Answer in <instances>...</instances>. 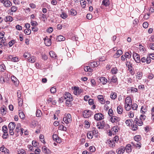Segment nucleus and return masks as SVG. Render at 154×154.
Wrapping results in <instances>:
<instances>
[{"label":"nucleus","instance_id":"obj_20","mask_svg":"<svg viewBox=\"0 0 154 154\" xmlns=\"http://www.w3.org/2000/svg\"><path fill=\"white\" fill-rule=\"evenodd\" d=\"M0 150L6 154L8 153L9 151L8 149L3 146H2L0 148Z\"/></svg>","mask_w":154,"mask_h":154},{"label":"nucleus","instance_id":"obj_3","mask_svg":"<svg viewBox=\"0 0 154 154\" xmlns=\"http://www.w3.org/2000/svg\"><path fill=\"white\" fill-rule=\"evenodd\" d=\"M92 115V112L90 110H85L83 111L82 114L83 116L85 118H88Z\"/></svg>","mask_w":154,"mask_h":154},{"label":"nucleus","instance_id":"obj_8","mask_svg":"<svg viewBox=\"0 0 154 154\" xmlns=\"http://www.w3.org/2000/svg\"><path fill=\"white\" fill-rule=\"evenodd\" d=\"M52 138L55 141L58 143H60L61 142L60 138L56 134H54L52 136Z\"/></svg>","mask_w":154,"mask_h":154},{"label":"nucleus","instance_id":"obj_36","mask_svg":"<svg viewBox=\"0 0 154 154\" xmlns=\"http://www.w3.org/2000/svg\"><path fill=\"white\" fill-rule=\"evenodd\" d=\"M134 140L136 142H138L141 139V137L140 135H136L134 137Z\"/></svg>","mask_w":154,"mask_h":154},{"label":"nucleus","instance_id":"obj_57","mask_svg":"<svg viewBox=\"0 0 154 154\" xmlns=\"http://www.w3.org/2000/svg\"><path fill=\"white\" fill-rule=\"evenodd\" d=\"M131 106L132 109L134 110L136 109L137 108V105L136 103L133 104Z\"/></svg>","mask_w":154,"mask_h":154},{"label":"nucleus","instance_id":"obj_27","mask_svg":"<svg viewBox=\"0 0 154 154\" xmlns=\"http://www.w3.org/2000/svg\"><path fill=\"white\" fill-rule=\"evenodd\" d=\"M117 111L119 114H121L122 113L123 109L122 107L120 106H119L117 108Z\"/></svg>","mask_w":154,"mask_h":154},{"label":"nucleus","instance_id":"obj_29","mask_svg":"<svg viewBox=\"0 0 154 154\" xmlns=\"http://www.w3.org/2000/svg\"><path fill=\"white\" fill-rule=\"evenodd\" d=\"M19 116L20 118L22 119H24L25 118V115L23 112L21 111H19Z\"/></svg>","mask_w":154,"mask_h":154},{"label":"nucleus","instance_id":"obj_4","mask_svg":"<svg viewBox=\"0 0 154 154\" xmlns=\"http://www.w3.org/2000/svg\"><path fill=\"white\" fill-rule=\"evenodd\" d=\"M94 118L95 120L99 121L103 119L104 117L102 114L100 113H98L95 114Z\"/></svg>","mask_w":154,"mask_h":154},{"label":"nucleus","instance_id":"obj_30","mask_svg":"<svg viewBox=\"0 0 154 154\" xmlns=\"http://www.w3.org/2000/svg\"><path fill=\"white\" fill-rule=\"evenodd\" d=\"M118 70L116 67L113 68L111 70V72L112 74H116L117 73Z\"/></svg>","mask_w":154,"mask_h":154},{"label":"nucleus","instance_id":"obj_19","mask_svg":"<svg viewBox=\"0 0 154 154\" xmlns=\"http://www.w3.org/2000/svg\"><path fill=\"white\" fill-rule=\"evenodd\" d=\"M4 5L6 7H8L12 5V4L9 0H6L4 3Z\"/></svg>","mask_w":154,"mask_h":154},{"label":"nucleus","instance_id":"obj_54","mask_svg":"<svg viewBox=\"0 0 154 154\" xmlns=\"http://www.w3.org/2000/svg\"><path fill=\"white\" fill-rule=\"evenodd\" d=\"M61 17L63 19H65L67 17V15L66 13H63L61 14Z\"/></svg>","mask_w":154,"mask_h":154},{"label":"nucleus","instance_id":"obj_33","mask_svg":"<svg viewBox=\"0 0 154 154\" xmlns=\"http://www.w3.org/2000/svg\"><path fill=\"white\" fill-rule=\"evenodd\" d=\"M49 54L52 57L55 58L57 57V55L52 51H50L49 52Z\"/></svg>","mask_w":154,"mask_h":154},{"label":"nucleus","instance_id":"obj_2","mask_svg":"<svg viewBox=\"0 0 154 154\" xmlns=\"http://www.w3.org/2000/svg\"><path fill=\"white\" fill-rule=\"evenodd\" d=\"M119 139V137L118 136H116L113 139L109 141L108 142L109 146L112 147H114L115 145V142H117Z\"/></svg>","mask_w":154,"mask_h":154},{"label":"nucleus","instance_id":"obj_11","mask_svg":"<svg viewBox=\"0 0 154 154\" xmlns=\"http://www.w3.org/2000/svg\"><path fill=\"white\" fill-rule=\"evenodd\" d=\"M8 58V59H10L12 61L14 62H17L19 61V59L17 57H14L13 56L11 55H9Z\"/></svg>","mask_w":154,"mask_h":154},{"label":"nucleus","instance_id":"obj_16","mask_svg":"<svg viewBox=\"0 0 154 154\" xmlns=\"http://www.w3.org/2000/svg\"><path fill=\"white\" fill-rule=\"evenodd\" d=\"M69 14L72 16H75L77 14L76 11L74 9L72 8L68 11Z\"/></svg>","mask_w":154,"mask_h":154},{"label":"nucleus","instance_id":"obj_46","mask_svg":"<svg viewBox=\"0 0 154 154\" xmlns=\"http://www.w3.org/2000/svg\"><path fill=\"white\" fill-rule=\"evenodd\" d=\"M16 42L15 40H13L9 42L8 43L9 46V47H11Z\"/></svg>","mask_w":154,"mask_h":154},{"label":"nucleus","instance_id":"obj_10","mask_svg":"<svg viewBox=\"0 0 154 154\" xmlns=\"http://www.w3.org/2000/svg\"><path fill=\"white\" fill-rule=\"evenodd\" d=\"M45 43L46 45L49 46H50L51 44V40L49 38L44 39Z\"/></svg>","mask_w":154,"mask_h":154},{"label":"nucleus","instance_id":"obj_12","mask_svg":"<svg viewBox=\"0 0 154 154\" xmlns=\"http://www.w3.org/2000/svg\"><path fill=\"white\" fill-rule=\"evenodd\" d=\"M142 121L140 119H139L137 118H136L134 120L135 122L139 126H141L143 125Z\"/></svg>","mask_w":154,"mask_h":154},{"label":"nucleus","instance_id":"obj_52","mask_svg":"<svg viewBox=\"0 0 154 154\" xmlns=\"http://www.w3.org/2000/svg\"><path fill=\"white\" fill-rule=\"evenodd\" d=\"M146 63L147 64H149L150 63L151 60L150 57L147 56V57L146 58Z\"/></svg>","mask_w":154,"mask_h":154},{"label":"nucleus","instance_id":"obj_64","mask_svg":"<svg viewBox=\"0 0 154 154\" xmlns=\"http://www.w3.org/2000/svg\"><path fill=\"white\" fill-rule=\"evenodd\" d=\"M149 47L152 50H154V43H150L149 45Z\"/></svg>","mask_w":154,"mask_h":154},{"label":"nucleus","instance_id":"obj_34","mask_svg":"<svg viewBox=\"0 0 154 154\" xmlns=\"http://www.w3.org/2000/svg\"><path fill=\"white\" fill-rule=\"evenodd\" d=\"M42 115L41 111L39 109H37L36 112V115L37 117H40Z\"/></svg>","mask_w":154,"mask_h":154},{"label":"nucleus","instance_id":"obj_60","mask_svg":"<svg viewBox=\"0 0 154 154\" xmlns=\"http://www.w3.org/2000/svg\"><path fill=\"white\" fill-rule=\"evenodd\" d=\"M17 97L18 98V99H20V100L21 99L20 98V97H21V91L19 90L17 91Z\"/></svg>","mask_w":154,"mask_h":154},{"label":"nucleus","instance_id":"obj_26","mask_svg":"<svg viewBox=\"0 0 154 154\" xmlns=\"http://www.w3.org/2000/svg\"><path fill=\"white\" fill-rule=\"evenodd\" d=\"M109 4V0H103L102 1V5H103L106 7L108 6Z\"/></svg>","mask_w":154,"mask_h":154},{"label":"nucleus","instance_id":"obj_40","mask_svg":"<svg viewBox=\"0 0 154 154\" xmlns=\"http://www.w3.org/2000/svg\"><path fill=\"white\" fill-rule=\"evenodd\" d=\"M126 65L128 67L129 69H130V68H132V64L129 61H127Z\"/></svg>","mask_w":154,"mask_h":154},{"label":"nucleus","instance_id":"obj_51","mask_svg":"<svg viewBox=\"0 0 154 154\" xmlns=\"http://www.w3.org/2000/svg\"><path fill=\"white\" fill-rule=\"evenodd\" d=\"M17 8L15 6H12L11 8V12H15L17 10Z\"/></svg>","mask_w":154,"mask_h":154},{"label":"nucleus","instance_id":"obj_47","mask_svg":"<svg viewBox=\"0 0 154 154\" xmlns=\"http://www.w3.org/2000/svg\"><path fill=\"white\" fill-rule=\"evenodd\" d=\"M81 90H79V89H76L75 91H74V93L76 95H78L80 94L82 92Z\"/></svg>","mask_w":154,"mask_h":154},{"label":"nucleus","instance_id":"obj_56","mask_svg":"<svg viewBox=\"0 0 154 154\" xmlns=\"http://www.w3.org/2000/svg\"><path fill=\"white\" fill-rule=\"evenodd\" d=\"M32 144L33 146L35 147H37L38 146V143L35 141L33 140L32 142Z\"/></svg>","mask_w":154,"mask_h":154},{"label":"nucleus","instance_id":"obj_62","mask_svg":"<svg viewBox=\"0 0 154 154\" xmlns=\"http://www.w3.org/2000/svg\"><path fill=\"white\" fill-rule=\"evenodd\" d=\"M89 150L91 152H94L95 150V148L93 146H91L89 147Z\"/></svg>","mask_w":154,"mask_h":154},{"label":"nucleus","instance_id":"obj_53","mask_svg":"<svg viewBox=\"0 0 154 154\" xmlns=\"http://www.w3.org/2000/svg\"><path fill=\"white\" fill-rule=\"evenodd\" d=\"M108 114L110 116H112L113 114V111L111 109H110L108 111Z\"/></svg>","mask_w":154,"mask_h":154},{"label":"nucleus","instance_id":"obj_22","mask_svg":"<svg viewBox=\"0 0 154 154\" xmlns=\"http://www.w3.org/2000/svg\"><path fill=\"white\" fill-rule=\"evenodd\" d=\"M131 146L130 144H128L126 146L125 148V149L126 151L128 152L129 153L131 151Z\"/></svg>","mask_w":154,"mask_h":154},{"label":"nucleus","instance_id":"obj_39","mask_svg":"<svg viewBox=\"0 0 154 154\" xmlns=\"http://www.w3.org/2000/svg\"><path fill=\"white\" fill-rule=\"evenodd\" d=\"M67 121H68V123L70 122H71V116L70 114H68L66 116Z\"/></svg>","mask_w":154,"mask_h":154},{"label":"nucleus","instance_id":"obj_42","mask_svg":"<svg viewBox=\"0 0 154 154\" xmlns=\"http://www.w3.org/2000/svg\"><path fill=\"white\" fill-rule=\"evenodd\" d=\"M131 52H127L125 53V55L126 58L130 59L131 57Z\"/></svg>","mask_w":154,"mask_h":154},{"label":"nucleus","instance_id":"obj_35","mask_svg":"<svg viewBox=\"0 0 154 154\" xmlns=\"http://www.w3.org/2000/svg\"><path fill=\"white\" fill-rule=\"evenodd\" d=\"M134 59L135 62L138 63H140V55L139 54L137 55V56L135 58H134Z\"/></svg>","mask_w":154,"mask_h":154},{"label":"nucleus","instance_id":"obj_13","mask_svg":"<svg viewBox=\"0 0 154 154\" xmlns=\"http://www.w3.org/2000/svg\"><path fill=\"white\" fill-rule=\"evenodd\" d=\"M97 98L99 100L100 103L102 104H104L105 102V100L103 99V95H98L97 96Z\"/></svg>","mask_w":154,"mask_h":154},{"label":"nucleus","instance_id":"obj_14","mask_svg":"<svg viewBox=\"0 0 154 154\" xmlns=\"http://www.w3.org/2000/svg\"><path fill=\"white\" fill-rule=\"evenodd\" d=\"M16 125L15 123L12 122H10L8 125L9 130H14L15 128Z\"/></svg>","mask_w":154,"mask_h":154},{"label":"nucleus","instance_id":"obj_63","mask_svg":"<svg viewBox=\"0 0 154 154\" xmlns=\"http://www.w3.org/2000/svg\"><path fill=\"white\" fill-rule=\"evenodd\" d=\"M31 25L32 26H36L37 24V22L36 21H34L32 20H31Z\"/></svg>","mask_w":154,"mask_h":154},{"label":"nucleus","instance_id":"obj_44","mask_svg":"<svg viewBox=\"0 0 154 154\" xmlns=\"http://www.w3.org/2000/svg\"><path fill=\"white\" fill-rule=\"evenodd\" d=\"M23 56L26 58L27 59L30 57V54L28 52H26L23 54Z\"/></svg>","mask_w":154,"mask_h":154},{"label":"nucleus","instance_id":"obj_7","mask_svg":"<svg viewBox=\"0 0 154 154\" xmlns=\"http://www.w3.org/2000/svg\"><path fill=\"white\" fill-rule=\"evenodd\" d=\"M110 120L111 122L112 123L114 122H117L119 121L120 120V119L116 116H112L110 118Z\"/></svg>","mask_w":154,"mask_h":154},{"label":"nucleus","instance_id":"obj_25","mask_svg":"<svg viewBox=\"0 0 154 154\" xmlns=\"http://www.w3.org/2000/svg\"><path fill=\"white\" fill-rule=\"evenodd\" d=\"M65 38L63 36L61 35H60L57 36V40L58 41H62L65 40Z\"/></svg>","mask_w":154,"mask_h":154},{"label":"nucleus","instance_id":"obj_55","mask_svg":"<svg viewBox=\"0 0 154 154\" xmlns=\"http://www.w3.org/2000/svg\"><path fill=\"white\" fill-rule=\"evenodd\" d=\"M8 133H4L2 135V138L4 139H6L8 138Z\"/></svg>","mask_w":154,"mask_h":154},{"label":"nucleus","instance_id":"obj_15","mask_svg":"<svg viewBox=\"0 0 154 154\" xmlns=\"http://www.w3.org/2000/svg\"><path fill=\"white\" fill-rule=\"evenodd\" d=\"M99 79L100 80L101 82L104 85L106 84L107 82L106 79L104 77H100Z\"/></svg>","mask_w":154,"mask_h":154},{"label":"nucleus","instance_id":"obj_58","mask_svg":"<svg viewBox=\"0 0 154 154\" xmlns=\"http://www.w3.org/2000/svg\"><path fill=\"white\" fill-rule=\"evenodd\" d=\"M143 27L145 28H147L148 26V24L147 22H145L143 24Z\"/></svg>","mask_w":154,"mask_h":154},{"label":"nucleus","instance_id":"obj_6","mask_svg":"<svg viewBox=\"0 0 154 154\" xmlns=\"http://www.w3.org/2000/svg\"><path fill=\"white\" fill-rule=\"evenodd\" d=\"M117 126H115L113 127L111 129V131L109 132V135L111 136L113 134H115L116 132L118 131V130L117 129Z\"/></svg>","mask_w":154,"mask_h":154},{"label":"nucleus","instance_id":"obj_18","mask_svg":"<svg viewBox=\"0 0 154 154\" xmlns=\"http://www.w3.org/2000/svg\"><path fill=\"white\" fill-rule=\"evenodd\" d=\"M99 64L97 62L94 61L90 63L89 65L91 67L94 68L97 66Z\"/></svg>","mask_w":154,"mask_h":154},{"label":"nucleus","instance_id":"obj_1","mask_svg":"<svg viewBox=\"0 0 154 154\" xmlns=\"http://www.w3.org/2000/svg\"><path fill=\"white\" fill-rule=\"evenodd\" d=\"M64 99L66 100V104L68 107H70L72 106V102L73 100L72 96L69 93L65 92L63 94Z\"/></svg>","mask_w":154,"mask_h":154},{"label":"nucleus","instance_id":"obj_50","mask_svg":"<svg viewBox=\"0 0 154 154\" xmlns=\"http://www.w3.org/2000/svg\"><path fill=\"white\" fill-rule=\"evenodd\" d=\"M0 82L2 84H3L5 82V81L3 76L2 75L1 76L0 79Z\"/></svg>","mask_w":154,"mask_h":154},{"label":"nucleus","instance_id":"obj_38","mask_svg":"<svg viewBox=\"0 0 154 154\" xmlns=\"http://www.w3.org/2000/svg\"><path fill=\"white\" fill-rule=\"evenodd\" d=\"M20 126L21 125L20 123H18L17 124V127L15 130V131L17 133H18L20 132Z\"/></svg>","mask_w":154,"mask_h":154},{"label":"nucleus","instance_id":"obj_61","mask_svg":"<svg viewBox=\"0 0 154 154\" xmlns=\"http://www.w3.org/2000/svg\"><path fill=\"white\" fill-rule=\"evenodd\" d=\"M141 112L143 114H144L146 112V109L144 108V107L143 106H142L141 107Z\"/></svg>","mask_w":154,"mask_h":154},{"label":"nucleus","instance_id":"obj_31","mask_svg":"<svg viewBox=\"0 0 154 154\" xmlns=\"http://www.w3.org/2000/svg\"><path fill=\"white\" fill-rule=\"evenodd\" d=\"M117 97V94L116 93L112 92L111 95L110 97L112 99H115Z\"/></svg>","mask_w":154,"mask_h":154},{"label":"nucleus","instance_id":"obj_24","mask_svg":"<svg viewBox=\"0 0 154 154\" xmlns=\"http://www.w3.org/2000/svg\"><path fill=\"white\" fill-rule=\"evenodd\" d=\"M93 134L90 131H88L87 134V137L89 139H91L93 137Z\"/></svg>","mask_w":154,"mask_h":154},{"label":"nucleus","instance_id":"obj_45","mask_svg":"<svg viewBox=\"0 0 154 154\" xmlns=\"http://www.w3.org/2000/svg\"><path fill=\"white\" fill-rule=\"evenodd\" d=\"M24 32L25 34L29 35L31 33V30L29 29H26L24 30Z\"/></svg>","mask_w":154,"mask_h":154},{"label":"nucleus","instance_id":"obj_49","mask_svg":"<svg viewBox=\"0 0 154 154\" xmlns=\"http://www.w3.org/2000/svg\"><path fill=\"white\" fill-rule=\"evenodd\" d=\"M44 136L42 134H40L39 136V139L43 143H44L45 142V140L44 139Z\"/></svg>","mask_w":154,"mask_h":154},{"label":"nucleus","instance_id":"obj_37","mask_svg":"<svg viewBox=\"0 0 154 154\" xmlns=\"http://www.w3.org/2000/svg\"><path fill=\"white\" fill-rule=\"evenodd\" d=\"M13 20L12 17L9 16L6 17L5 20L6 21H12Z\"/></svg>","mask_w":154,"mask_h":154},{"label":"nucleus","instance_id":"obj_17","mask_svg":"<svg viewBox=\"0 0 154 154\" xmlns=\"http://www.w3.org/2000/svg\"><path fill=\"white\" fill-rule=\"evenodd\" d=\"M122 51L121 50H119L117 51V53L115 54L113 57L115 58H117L122 54Z\"/></svg>","mask_w":154,"mask_h":154},{"label":"nucleus","instance_id":"obj_59","mask_svg":"<svg viewBox=\"0 0 154 154\" xmlns=\"http://www.w3.org/2000/svg\"><path fill=\"white\" fill-rule=\"evenodd\" d=\"M50 91L51 93L53 94L55 93L56 91V89L54 87H52L50 89Z\"/></svg>","mask_w":154,"mask_h":154},{"label":"nucleus","instance_id":"obj_43","mask_svg":"<svg viewBox=\"0 0 154 154\" xmlns=\"http://www.w3.org/2000/svg\"><path fill=\"white\" fill-rule=\"evenodd\" d=\"M8 129L7 126L6 125H4L3 126L2 128V131L4 133H8Z\"/></svg>","mask_w":154,"mask_h":154},{"label":"nucleus","instance_id":"obj_5","mask_svg":"<svg viewBox=\"0 0 154 154\" xmlns=\"http://www.w3.org/2000/svg\"><path fill=\"white\" fill-rule=\"evenodd\" d=\"M105 122L104 121L102 122H99L97 123V126L98 128L99 129H102L105 127Z\"/></svg>","mask_w":154,"mask_h":154},{"label":"nucleus","instance_id":"obj_23","mask_svg":"<svg viewBox=\"0 0 154 154\" xmlns=\"http://www.w3.org/2000/svg\"><path fill=\"white\" fill-rule=\"evenodd\" d=\"M143 75V73L141 72H138L137 73V78L138 79H140Z\"/></svg>","mask_w":154,"mask_h":154},{"label":"nucleus","instance_id":"obj_9","mask_svg":"<svg viewBox=\"0 0 154 154\" xmlns=\"http://www.w3.org/2000/svg\"><path fill=\"white\" fill-rule=\"evenodd\" d=\"M125 151V148L122 147L117 149L116 150V152L118 154H122Z\"/></svg>","mask_w":154,"mask_h":154},{"label":"nucleus","instance_id":"obj_32","mask_svg":"<svg viewBox=\"0 0 154 154\" xmlns=\"http://www.w3.org/2000/svg\"><path fill=\"white\" fill-rule=\"evenodd\" d=\"M127 103L131 104L132 103V100L130 97H127L126 98L125 100V104H126Z\"/></svg>","mask_w":154,"mask_h":154},{"label":"nucleus","instance_id":"obj_41","mask_svg":"<svg viewBox=\"0 0 154 154\" xmlns=\"http://www.w3.org/2000/svg\"><path fill=\"white\" fill-rule=\"evenodd\" d=\"M111 80L112 82L116 83L117 81V78L115 75H114L112 76Z\"/></svg>","mask_w":154,"mask_h":154},{"label":"nucleus","instance_id":"obj_28","mask_svg":"<svg viewBox=\"0 0 154 154\" xmlns=\"http://www.w3.org/2000/svg\"><path fill=\"white\" fill-rule=\"evenodd\" d=\"M42 149V151L44 153L48 154L50 153V150L48 149L46 146H44L43 147Z\"/></svg>","mask_w":154,"mask_h":154},{"label":"nucleus","instance_id":"obj_21","mask_svg":"<svg viewBox=\"0 0 154 154\" xmlns=\"http://www.w3.org/2000/svg\"><path fill=\"white\" fill-rule=\"evenodd\" d=\"M5 106H3L1 108V113L2 115H4L6 113V111L5 110Z\"/></svg>","mask_w":154,"mask_h":154},{"label":"nucleus","instance_id":"obj_48","mask_svg":"<svg viewBox=\"0 0 154 154\" xmlns=\"http://www.w3.org/2000/svg\"><path fill=\"white\" fill-rule=\"evenodd\" d=\"M132 120V119L127 120L125 122L126 124L128 126H130V125H131L132 122L131 121Z\"/></svg>","mask_w":154,"mask_h":154}]
</instances>
